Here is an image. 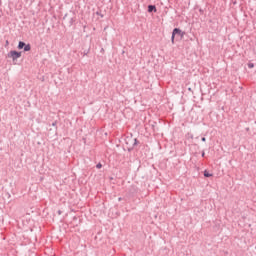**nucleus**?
<instances>
[{"label":"nucleus","instance_id":"423d86ee","mask_svg":"<svg viewBox=\"0 0 256 256\" xmlns=\"http://www.w3.org/2000/svg\"><path fill=\"white\" fill-rule=\"evenodd\" d=\"M25 42H19L18 44V49H23V47H25Z\"/></svg>","mask_w":256,"mask_h":256},{"label":"nucleus","instance_id":"1a4fd4ad","mask_svg":"<svg viewBox=\"0 0 256 256\" xmlns=\"http://www.w3.org/2000/svg\"><path fill=\"white\" fill-rule=\"evenodd\" d=\"M97 169H101L103 167V165H101V163L96 165Z\"/></svg>","mask_w":256,"mask_h":256},{"label":"nucleus","instance_id":"f257e3e1","mask_svg":"<svg viewBox=\"0 0 256 256\" xmlns=\"http://www.w3.org/2000/svg\"><path fill=\"white\" fill-rule=\"evenodd\" d=\"M176 35H179L181 37V39H183V37H185V32L181 31V29H179V28H175L172 32V37H171L172 43H175Z\"/></svg>","mask_w":256,"mask_h":256},{"label":"nucleus","instance_id":"20e7f679","mask_svg":"<svg viewBox=\"0 0 256 256\" xmlns=\"http://www.w3.org/2000/svg\"><path fill=\"white\" fill-rule=\"evenodd\" d=\"M24 51H31V45L30 44H25Z\"/></svg>","mask_w":256,"mask_h":256},{"label":"nucleus","instance_id":"6e6552de","mask_svg":"<svg viewBox=\"0 0 256 256\" xmlns=\"http://www.w3.org/2000/svg\"><path fill=\"white\" fill-rule=\"evenodd\" d=\"M133 145H135V140H132V144H130L128 149H131V147H133Z\"/></svg>","mask_w":256,"mask_h":256},{"label":"nucleus","instance_id":"9b49d317","mask_svg":"<svg viewBox=\"0 0 256 256\" xmlns=\"http://www.w3.org/2000/svg\"><path fill=\"white\" fill-rule=\"evenodd\" d=\"M202 141L205 142V141H207V139H206L205 137H203V138H202Z\"/></svg>","mask_w":256,"mask_h":256},{"label":"nucleus","instance_id":"7ed1b4c3","mask_svg":"<svg viewBox=\"0 0 256 256\" xmlns=\"http://www.w3.org/2000/svg\"><path fill=\"white\" fill-rule=\"evenodd\" d=\"M153 11L155 13H157V8L155 6H153V5H149L148 6V13H153Z\"/></svg>","mask_w":256,"mask_h":256},{"label":"nucleus","instance_id":"39448f33","mask_svg":"<svg viewBox=\"0 0 256 256\" xmlns=\"http://www.w3.org/2000/svg\"><path fill=\"white\" fill-rule=\"evenodd\" d=\"M204 177H213V174L209 173V171H204Z\"/></svg>","mask_w":256,"mask_h":256},{"label":"nucleus","instance_id":"9d476101","mask_svg":"<svg viewBox=\"0 0 256 256\" xmlns=\"http://www.w3.org/2000/svg\"><path fill=\"white\" fill-rule=\"evenodd\" d=\"M129 141H131V138L126 139V143L129 144Z\"/></svg>","mask_w":256,"mask_h":256},{"label":"nucleus","instance_id":"f8f14e48","mask_svg":"<svg viewBox=\"0 0 256 256\" xmlns=\"http://www.w3.org/2000/svg\"><path fill=\"white\" fill-rule=\"evenodd\" d=\"M202 157H205V152L202 153Z\"/></svg>","mask_w":256,"mask_h":256},{"label":"nucleus","instance_id":"0eeeda50","mask_svg":"<svg viewBox=\"0 0 256 256\" xmlns=\"http://www.w3.org/2000/svg\"><path fill=\"white\" fill-rule=\"evenodd\" d=\"M248 67H249V69H253V67H255V64L254 63H249Z\"/></svg>","mask_w":256,"mask_h":256},{"label":"nucleus","instance_id":"f03ea898","mask_svg":"<svg viewBox=\"0 0 256 256\" xmlns=\"http://www.w3.org/2000/svg\"><path fill=\"white\" fill-rule=\"evenodd\" d=\"M8 57H10V59H12L13 61H17V59L21 57V52L12 50L9 52Z\"/></svg>","mask_w":256,"mask_h":256}]
</instances>
